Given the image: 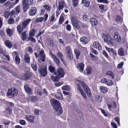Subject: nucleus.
Returning <instances> with one entry per match:
<instances>
[{
    "instance_id": "obj_1",
    "label": "nucleus",
    "mask_w": 128,
    "mask_h": 128,
    "mask_svg": "<svg viewBox=\"0 0 128 128\" xmlns=\"http://www.w3.org/2000/svg\"><path fill=\"white\" fill-rule=\"evenodd\" d=\"M31 21V19H26L17 26V30L19 34L21 33L24 29L27 26Z\"/></svg>"
},
{
    "instance_id": "obj_2",
    "label": "nucleus",
    "mask_w": 128,
    "mask_h": 128,
    "mask_svg": "<svg viewBox=\"0 0 128 128\" xmlns=\"http://www.w3.org/2000/svg\"><path fill=\"white\" fill-rule=\"evenodd\" d=\"M33 2V0H24L22 2L24 11L26 12L29 8V5Z\"/></svg>"
},
{
    "instance_id": "obj_3",
    "label": "nucleus",
    "mask_w": 128,
    "mask_h": 128,
    "mask_svg": "<svg viewBox=\"0 0 128 128\" xmlns=\"http://www.w3.org/2000/svg\"><path fill=\"white\" fill-rule=\"evenodd\" d=\"M38 71L43 76H46L47 74L46 66L44 65H42L38 69Z\"/></svg>"
},
{
    "instance_id": "obj_4",
    "label": "nucleus",
    "mask_w": 128,
    "mask_h": 128,
    "mask_svg": "<svg viewBox=\"0 0 128 128\" xmlns=\"http://www.w3.org/2000/svg\"><path fill=\"white\" fill-rule=\"evenodd\" d=\"M78 82H80V84L83 87L85 91L86 92L87 94L89 96H91L90 92L88 86L83 82L80 80H78Z\"/></svg>"
},
{
    "instance_id": "obj_5",
    "label": "nucleus",
    "mask_w": 128,
    "mask_h": 128,
    "mask_svg": "<svg viewBox=\"0 0 128 128\" xmlns=\"http://www.w3.org/2000/svg\"><path fill=\"white\" fill-rule=\"evenodd\" d=\"M50 102L54 109L61 106L60 103L57 100L52 98L50 100Z\"/></svg>"
},
{
    "instance_id": "obj_6",
    "label": "nucleus",
    "mask_w": 128,
    "mask_h": 128,
    "mask_svg": "<svg viewBox=\"0 0 128 128\" xmlns=\"http://www.w3.org/2000/svg\"><path fill=\"white\" fill-rule=\"evenodd\" d=\"M18 93L17 90L14 88H12L11 90L9 89L8 90L7 94L9 96H16L17 95Z\"/></svg>"
},
{
    "instance_id": "obj_7",
    "label": "nucleus",
    "mask_w": 128,
    "mask_h": 128,
    "mask_svg": "<svg viewBox=\"0 0 128 128\" xmlns=\"http://www.w3.org/2000/svg\"><path fill=\"white\" fill-rule=\"evenodd\" d=\"M57 72L58 78H61L64 76L65 74L62 68H58L57 69Z\"/></svg>"
},
{
    "instance_id": "obj_8",
    "label": "nucleus",
    "mask_w": 128,
    "mask_h": 128,
    "mask_svg": "<svg viewBox=\"0 0 128 128\" xmlns=\"http://www.w3.org/2000/svg\"><path fill=\"white\" fill-rule=\"evenodd\" d=\"M51 94L53 96H54L56 98L60 100L63 99V97L62 94L60 92H57L55 94Z\"/></svg>"
},
{
    "instance_id": "obj_9",
    "label": "nucleus",
    "mask_w": 128,
    "mask_h": 128,
    "mask_svg": "<svg viewBox=\"0 0 128 128\" xmlns=\"http://www.w3.org/2000/svg\"><path fill=\"white\" fill-rule=\"evenodd\" d=\"M37 10L36 7L31 8L29 12V14L30 16H32L35 15L36 13Z\"/></svg>"
},
{
    "instance_id": "obj_10",
    "label": "nucleus",
    "mask_w": 128,
    "mask_h": 128,
    "mask_svg": "<svg viewBox=\"0 0 128 128\" xmlns=\"http://www.w3.org/2000/svg\"><path fill=\"white\" fill-rule=\"evenodd\" d=\"M37 52L38 54L36 52H35L34 53L35 57L36 58H38L40 56L45 54L43 49L40 48L38 50Z\"/></svg>"
},
{
    "instance_id": "obj_11",
    "label": "nucleus",
    "mask_w": 128,
    "mask_h": 128,
    "mask_svg": "<svg viewBox=\"0 0 128 128\" xmlns=\"http://www.w3.org/2000/svg\"><path fill=\"white\" fill-rule=\"evenodd\" d=\"M51 57L53 59V61L58 66L60 64V61L57 57L54 55L51 54H50Z\"/></svg>"
},
{
    "instance_id": "obj_12",
    "label": "nucleus",
    "mask_w": 128,
    "mask_h": 128,
    "mask_svg": "<svg viewBox=\"0 0 128 128\" xmlns=\"http://www.w3.org/2000/svg\"><path fill=\"white\" fill-rule=\"evenodd\" d=\"M114 39L109 36L106 42L110 46H112L114 44Z\"/></svg>"
},
{
    "instance_id": "obj_13",
    "label": "nucleus",
    "mask_w": 128,
    "mask_h": 128,
    "mask_svg": "<svg viewBox=\"0 0 128 128\" xmlns=\"http://www.w3.org/2000/svg\"><path fill=\"white\" fill-rule=\"evenodd\" d=\"M55 110L54 112L56 114L58 115H60L62 112V109L61 106H60L58 108H56L54 109Z\"/></svg>"
},
{
    "instance_id": "obj_14",
    "label": "nucleus",
    "mask_w": 128,
    "mask_h": 128,
    "mask_svg": "<svg viewBox=\"0 0 128 128\" xmlns=\"http://www.w3.org/2000/svg\"><path fill=\"white\" fill-rule=\"evenodd\" d=\"M114 40L118 42H120L121 39L119 34L118 32H116L114 33Z\"/></svg>"
},
{
    "instance_id": "obj_15",
    "label": "nucleus",
    "mask_w": 128,
    "mask_h": 128,
    "mask_svg": "<svg viewBox=\"0 0 128 128\" xmlns=\"http://www.w3.org/2000/svg\"><path fill=\"white\" fill-rule=\"evenodd\" d=\"M24 89L26 92L28 94H30L32 93V90L28 86V85H25L24 86Z\"/></svg>"
},
{
    "instance_id": "obj_16",
    "label": "nucleus",
    "mask_w": 128,
    "mask_h": 128,
    "mask_svg": "<svg viewBox=\"0 0 128 128\" xmlns=\"http://www.w3.org/2000/svg\"><path fill=\"white\" fill-rule=\"evenodd\" d=\"M94 47L96 49H98L99 50H102V46L100 45L99 43L98 42H94L93 43Z\"/></svg>"
},
{
    "instance_id": "obj_17",
    "label": "nucleus",
    "mask_w": 128,
    "mask_h": 128,
    "mask_svg": "<svg viewBox=\"0 0 128 128\" xmlns=\"http://www.w3.org/2000/svg\"><path fill=\"white\" fill-rule=\"evenodd\" d=\"M91 24L93 26H95L98 24V22L97 20L94 18H91L90 20Z\"/></svg>"
},
{
    "instance_id": "obj_18",
    "label": "nucleus",
    "mask_w": 128,
    "mask_h": 128,
    "mask_svg": "<svg viewBox=\"0 0 128 128\" xmlns=\"http://www.w3.org/2000/svg\"><path fill=\"white\" fill-rule=\"evenodd\" d=\"M80 40L81 42H82L83 44H86L88 43L89 40L87 37L86 36H83L80 38Z\"/></svg>"
},
{
    "instance_id": "obj_19",
    "label": "nucleus",
    "mask_w": 128,
    "mask_h": 128,
    "mask_svg": "<svg viewBox=\"0 0 128 128\" xmlns=\"http://www.w3.org/2000/svg\"><path fill=\"white\" fill-rule=\"evenodd\" d=\"M65 3L64 1H62L58 3V10H60L62 9L65 5Z\"/></svg>"
},
{
    "instance_id": "obj_20",
    "label": "nucleus",
    "mask_w": 128,
    "mask_h": 128,
    "mask_svg": "<svg viewBox=\"0 0 128 128\" xmlns=\"http://www.w3.org/2000/svg\"><path fill=\"white\" fill-rule=\"evenodd\" d=\"M25 117L27 120L32 123H34L33 120L34 118V116L26 115L25 116Z\"/></svg>"
},
{
    "instance_id": "obj_21",
    "label": "nucleus",
    "mask_w": 128,
    "mask_h": 128,
    "mask_svg": "<svg viewBox=\"0 0 128 128\" xmlns=\"http://www.w3.org/2000/svg\"><path fill=\"white\" fill-rule=\"evenodd\" d=\"M4 43L5 45L9 48H11L12 45V42L8 40H5Z\"/></svg>"
},
{
    "instance_id": "obj_22",
    "label": "nucleus",
    "mask_w": 128,
    "mask_h": 128,
    "mask_svg": "<svg viewBox=\"0 0 128 128\" xmlns=\"http://www.w3.org/2000/svg\"><path fill=\"white\" fill-rule=\"evenodd\" d=\"M102 82L106 84L108 86H111L114 84V82L112 80H101Z\"/></svg>"
},
{
    "instance_id": "obj_23",
    "label": "nucleus",
    "mask_w": 128,
    "mask_h": 128,
    "mask_svg": "<svg viewBox=\"0 0 128 128\" xmlns=\"http://www.w3.org/2000/svg\"><path fill=\"white\" fill-rule=\"evenodd\" d=\"M57 55L60 58V60L64 64L65 62V61L63 59V57L64 56L60 52H58L57 54Z\"/></svg>"
},
{
    "instance_id": "obj_24",
    "label": "nucleus",
    "mask_w": 128,
    "mask_h": 128,
    "mask_svg": "<svg viewBox=\"0 0 128 128\" xmlns=\"http://www.w3.org/2000/svg\"><path fill=\"white\" fill-rule=\"evenodd\" d=\"M31 68L34 71H36L37 69V66L36 63L34 62V59H33V62L31 64Z\"/></svg>"
},
{
    "instance_id": "obj_25",
    "label": "nucleus",
    "mask_w": 128,
    "mask_h": 128,
    "mask_svg": "<svg viewBox=\"0 0 128 128\" xmlns=\"http://www.w3.org/2000/svg\"><path fill=\"white\" fill-rule=\"evenodd\" d=\"M100 92L103 93L105 94L108 92L107 88L104 86H100Z\"/></svg>"
},
{
    "instance_id": "obj_26",
    "label": "nucleus",
    "mask_w": 128,
    "mask_h": 128,
    "mask_svg": "<svg viewBox=\"0 0 128 128\" xmlns=\"http://www.w3.org/2000/svg\"><path fill=\"white\" fill-rule=\"evenodd\" d=\"M24 59L25 62L26 63H28L30 62V58L28 54H25L24 57Z\"/></svg>"
},
{
    "instance_id": "obj_27",
    "label": "nucleus",
    "mask_w": 128,
    "mask_h": 128,
    "mask_svg": "<svg viewBox=\"0 0 128 128\" xmlns=\"http://www.w3.org/2000/svg\"><path fill=\"white\" fill-rule=\"evenodd\" d=\"M80 84V82H79V84H77V86L76 88L77 90V92L81 93L83 92L84 91V90L81 87Z\"/></svg>"
},
{
    "instance_id": "obj_28",
    "label": "nucleus",
    "mask_w": 128,
    "mask_h": 128,
    "mask_svg": "<svg viewBox=\"0 0 128 128\" xmlns=\"http://www.w3.org/2000/svg\"><path fill=\"white\" fill-rule=\"evenodd\" d=\"M106 50L109 52H112L114 54L116 55V52L113 48H109L106 46H105Z\"/></svg>"
},
{
    "instance_id": "obj_29",
    "label": "nucleus",
    "mask_w": 128,
    "mask_h": 128,
    "mask_svg": "<svg viewBox=\"0 0 128 128\" xmlns=\"http://www.w3.org/2000/svg\"><path fill=\"white\" fill-rule=\"evenodd\" d=\"M45 56V54L40 56H39V58L38 59V62H40V60H41L42 62H44L46 59Z\"/></svg>"
},
{
    "instance_id": "obj_30",
    "label": "nucleus",
    "mask_w": 128,
    "mask_h": 128,
    "mask_svg": "<svg viewBox=\"0 0 128 128\" xmlns=\"http://www.w3.org/2000/svg\"><path fill=\"white\" fill-rule=\"evenodd\" d=\"M74 52L76 56V58L78 59L80 54V51L78 49H75L74 50Z\"/></svg>"
},
{
    "instance_id": "obj_31",
    "label": "nucleus",
    "mask_w": 128,
    "mask_h": 128,
    "mask_svg": "<svg viewBox=\"0 0 128 128\" xmlns=\"http://www.w3.org/2000/svg\"><path fill=\"white\" fill-rule=\"evenodd\" d=\"M102 98V97L101 96L99 95H97L95 96V100L97 102H98L101 101Z\"/></svg>"
},
{
    "instance_id": "obj_32",
    "label": "nucleus",
    "mask_w": 128,
    "mask_h": 128,
    "mask_svg": "<svg viewBox=\"0 0 128 128\" xmlns=\"http://www.w3.org/2000/svg\"><path fill=\"white\" fill-rule=\"evenodd\" d=\"M101 36L103 40V42H106L109 36H107L105 34H102Z\"/></svg>"
},
{
    "instance_id": "obj_33",
    "label": "nucleus",
    "mask_w": 128,
    "mask_h": 128,
    "mask_svg": "<svg viewBox=\"0 0 128 128\" xmlns=\"http://www.w3.org/2000/svg\"><path fill=\"white\" fill-rule=\"evenodd\" d=\"M66 55L68 58H70L71 61L73 59V55L71 52H66Z\"/></svg>"
},
{
    "instance_id": "obj_34",
    "label": "nucleus",
    "mask_w": 128,
    "mask_h": 128,
    "mask_svg": "<svg viewBox=\"0 0 128 128\" xmlns=\"http://www.w3.org/2000/svg\"><path fill=\"white\" fill-rule=\"evenodd\" d=\"M118 53L119 55L121 56H123L124 55V50L122 48H121L118 49Z\"/></svg>"
},
{
    "instance_id": "obj_35",
    "label": "nucleus",
    "mask_w": 128,
    "mask_h": 128,
    "mask_svg": "<svg viewBox=\"0 0 128 128\" xmlns=\"http://www.w3.org/2000/svg\"><path fill=\"white\" fill-rule=\"evenodd\" d=\"M84 64L81 62L78 64V66L77 67V68L78 69H80L82 71L84 70Z\"/></svg>"
},
{
    "instance_id": "obj_36",
    "label": "nucleus",
    "mask_w": 128,
    "mask_h": 128,
    "mask_svg": "<svg viewBox=\"0 0 128 128\" xmlns=\"http://www.w3.org/2000/svg\"><path fill=\"white\" fill-rule=\"evenodd\" d=\"M6 32L7 34L9 36H11L12 34V30L10 28H7L6 29Z\"/></svg>"
},
{
    "instance_id": "obj_37",
    "label": "nucleus",
    "mask_w": 128,
    "mask_h": 128,
    "mask_svg": "<svg viewBox=\"0 0 128 128\" xmlns=\"http://www.w3.org/2000/svg\"><path fill=\"white\" fill-rule=\"evenodd\" d=\"M62 90L69 91L70 90V86L68 85H66L62 87Z\"/></svg>"
},
{
    "instance_id": "obj_38",
    "label": "nucleus",
    "mask_w": 128,
    "mask_h": 128,
    "mask_svg": "<svg viewBox=\"0 0 128 128\" xmlns=\"http://www.w3.org/2000/svg\"><path fill=\"white\" fill-rule=\"evenodd\" d=\"M71 21L72 24L78 23L77 19L76 16H73L71 18Z\"/></svg>"
},
{
    "instance_id": "obj_39",
    "label": "nucleus",
    "mask_w": 128,
    "mask_h": 128,
    "mask_svg": "<svg viewBox=\"0 0 128 128\" xmlns=\"http://www.w3.org/2000/svg\"><path fill=\"white\" fill-rule=\"evenodd\" d=\"M48 70L50 72L52 73L54 71L55 68L54 67L51 65H50L48 66Z\"/></svg>"
},
{
    "instance_id": "obj_40",
    "label": "nucleus",
    "mask_w": 128,
    "mask_h": 128,
    "mask_svg": "<svg viewBox=\"0 0 128 128\" xmlns=\"http://www.w3.org/2000/svg\"><path fill=\"white\" fill-rule=\"evenodd\" d=\"M44 8L48 11H50L51 9V7L50 6L44 5L43 6Z\"/></svg>"
},
{
    "instance_id": "obj_41",
    "label": "nucleus",
    "mask_w": 128,
    "mask_h": 128,
    "mask_svg": "<svg viewBox=\"0 0 128 128\" xmlns=\"http://www.w3.org/2000/svg\"><path fill=\"white\" fill-rule=\"evenodd\" d=\"M14 22V20L12 18H9L8 20V23L10 24H13Z\"/></svg>"
},
{
    "instance_id": "obj_42",
    "label": "nucleus",
    "mask_w": 128,
    "mask_h": 128,
    "mask_svg": "<svg viewBox=\"0 0 128 128\" xmlns=\"http://www.w3.org/2000/svg\"><path fill=\"white\" fill-rule=\"evenodd\" d=\"M35 31L34 29L31 30L29 33L30 37H32L34 36L35 33Z\"/></svg>"
},
{
    "instance_id": "obj_43",
    "label": "nucleus",
    "mask_w": 128,
    "mask_h": 128,
    "mask_svg": "<svg viewBox=\"0 0 128 128\" xmlns=\"http://www.w3.org/2000/svg\"><path fill=\"white\" fill-rule=\"evenodd\" d=\"M86 71L87 74H90L91 71V68L90 67H88L86 68Z\"/></svg>"
},
{
    "instance_id": "obj_44",
    "label": "nucleus",
    "mask_w": 128,
    "mask_h": 128,
    "mask_svg": "<svg viewBox=\"0 0 128 128\" xmlns=\"http://www.w3.org/2000/svg\"><path fill=\"white\" fill-rule=\"evenodd\" d=\"M15 12L16 13H19L20 12V6H18L15 8Z\"/></svg>"
},
{
    "instance_id": "obj_45",
    "label": "nucleus",
    "mask_w": 128,
    "mask_h": 128,
    "mask_svg": "<svg viewBox=\"0 0 128 128\" xmlns=\"http://www.w3.org/2000/svg\"><path fill=\"white\" fill-rule=\"evenodd\" d=\"M26 32H24L22 34V36H21L22 39L23 40H24L26 39Z\"/></svg>"
},
{
    "instance_id": "obj_46",
    "label": "nucleus",
    "mask_w": 128,
    "mask_h": 128,
    "mask_svg": "<svg viewBox=\"0 0 128 128\" xmlns=\"http://www.w3.org/2000/svg\"><path fill=\"white\" fill-rule=\"evenodd\" d=\"M106 74L111 76L113 78H114V75L113 74L112 72L111 71H108L106 73Z\"/></svg>"
},
{
    "instance_id": "obj_47",
    "label": "nucleus",
    "mask_w": 128,
    "mask_h": 128,
    "mask_svg": "<svg viewBox=\"0 0 128 128\" xmlns=\"http://www.w3.org/2000/svg\"><path fill=\"white\" fill-rule=\"evenodd\" d=\"M0 67L4 69L8 72H10V70L6 67V66L4 65H2L0 66Z\"/></svg>"
},
{
    "instance_id": "obj_48",
    "label": "nucleus",
    "mask_w": 128,
    "mask_h": 128,
    "mask_svg": "<svg viewBox=\"0 0 128 128\" xmlns=\"http://www.w3.org/2000/svg\"><path fill=\"white\" fill-rule=\"evenodd\" d=\"M9 72L11 74H12L16 78H18L19 77V76L18 74H17L16 73L12 70H10V72Z\"/></svg>"
},
{
    "instance_id": "obj_49",
    "label": "nucleus",
    "mask_w": 128,
    "mask_h": 128,
    "mask_svg": "<svg viewBox=\"0 0 128 128\" xmlns=\"http://www.w3.org/2000/svg\"><path fill=\"white\" fill-rule=\"evenodd\" d=\"M44 20V18L40 17L36 18V22H40Z\"/></svg>"
},
{
    "instance_id": "obj_50",
    "label": "nucleus",
    "mask_w": 128,
    "mask_h": 128,
    "mask_svg": "<svg viewBox=\"0 0 128 128\" xmlns=\"http://www.w3.org/2000/svg\"><path fill=\"white\" fill-rule=\"evenodd\" d=\"M48 44L50 46H52L53 45V41L51 39H49L48 40Z\"/></svg>"
},
{
    "instance_id": "obj_51",
    "label": "nucleus",
    "mask_w": 128,
    "mask_h": 128,
    "mask_svg": "<svg viewBox=\"0 0 128 128\" xmlns=\"http://www.w3.org/2000/svg\"><path fill=\"white\" fill-rule=\"evenodd\" d=\"M20 58L18 56H16L15 58V60L16 64H18L20 63Z\"/></svg>"
},
{
    "instance_id": "obj_52",
    "label": "nucleus",
    "mask_w": 128,
    "mask_h": 128,
    "mask_svg": "<svg viewBox=\"0 0 128 128\" xmlns=\"http://www.w3.org/2000/svg\"><path fill=\"white\" fill-rule=\"evenodd\" d=\"M115 20L116 22L121 21L122 20V18L118 15L116 16Z\"/></svg>"
},
{
    "instance_id": "obj_53",
    "label": "nucleus",
    "mask_w": 128,
    "mask_h": 128,
    "mask_svg": "<svg viewBox=\"0 0 128 128\" xmlns=\"http://www.w3.org/2000/svg\"><path fill=\"white\" fill-rule=\"evenodd\" d=\"M97 1L98 2H103L106 4H108V3L107 0H97Z\"/></svg>"
},
{
    "instance_id": "obj_54",
    "label": "nucleus",
    "mask_w": 128,
    "mask_h": 128,
    "mask_svg": "<svg viewBox=\"0 0 128 128\" xmlns=\"http://www.w3.org/2000/svg\"><path fill=\"white\" fill-rule=\"evenodd\" d=\"M4 17L6 18H8L10 15V14H9L8 12H4Z\"/></svg>"
},
{
    "instance_id": "obj_55",
    "label": "nucleus",
    "mask_w": 128,
    "mask_h": 128,
    "mask_svg": "<svg viewBox=\"0 0 128 128\" xmlns=\"http://www.w3.org/2000/svg\"><path fill=\"white\" fill-rule=\"evenodd\" d=\"M73 3V6H76L78 4V2L77 0H72Z\"/></svg>"
},
{
    "instance_id": "obj_56",
    "label": "nucleus",
    "mask_w": 128,
    "mask_h": 128,
    "mask_svg": "<svg viewBox=\"0 0 128 128\" xmlns=\"http://www.w3.org/2000/svg\"><path fill=\"white\" fill-rule=\"evenodd\" d=\"M64 20L63 17L61 16L59 20V22L60 24H61L62 23Z\"/></svg>"
},
{
    "instance_id": "obj_57",
    "label": "nucleus",
    "mask_w": 128,
    "mask_h": 128,
    "mask_svg": "<svg viewBox=\"0 0 128 128\" xmlns=\"http://www.w3.org/2000/svg\"><path fill=\"white\" fill-rule=\"evenodd\" d=\"M51 77L52 80H58L59 78H58V76H51Z\"/></svg>"
},
{
    "instance_id": "obj_58",
    "label": "nucleus",
    "mask_w": 128,
    "mask_h": 128,
    "mask_svg": "<svg viewBox=\"0 0 128 128\" xmlns=\"http://www.w3.org/2000/svg\"><path fill=\"white\" fill-rule=\"evenodd\" d=\"M102 54L106 58H108V56L106 52L104 50H103L102 52Z\"/></svg>"
},
{
    "instance_id": "obj_59",
    "label": "nucleus",
    "mask_w": 128,
    "mask_h": 128,
    "mask_svg": "<svg viewBox=\"0 0 128 128\" xmlns=\"http://www.w3.org/2000/svg\"><path fill=\"white\" fill-rule=\"evenodd\" d=\"M40 111L37 109H36L34 111V113L35 114L39 115Z\"/></svg>"
},
{
    "instance_id": "obj_60",
    "label": "nucleus",
    "mask_w": 128,
    "mask_h": 128,
    "mask_svg": "<svg viewBox=\"0 0 128 128\" xmlns=\"http://www.w3.org/2000/svg\"><path fill=\"white\" fill-rule=\"evenodd\" d=\"M30 40L31 42H32L34 43H35L36 42V40L35 39L33 38L32 37H30L28 39V40Z\"/></svg>"
},
{
    "instance_id": "obj_61",
    "label": "nucleus",
    "mask_w": 128,
    "mask_h": 128,
    "mask_svg": "<svg viewBox=\"0 0 128 128\" xmlns=\"http://www.w3.org/2000/svg\"><path fill=\"white\" fill-rule=\"evenodd\" d=\"M90 2L86 0L84 4V5L85 6L88 7L90 5Z\"/></svg>"
},
{
    "instance_id": "obj_62",
    "label": "nucleus",
    "mask_w": 128,
    "mask_h": 128,
    "mask_svg": "<svg viewBox=\"0 0 128 128\" xmlns=\"http://www.w3.org/2000/svg\"><path fill=\"white\" fill-rule=\"evenodd\" d=\"M118 123V125H120V119L118 117H116L115 118V120H114Z\"/></svg>"
},
{
    "instance_id": "obj_63",
    "label": "nucleus",
    "mask_w": 128,
    "mask_h": 128,
    "mask_svg": "<svg viewBox=\"0 0 128 128\" xmlns=\"http://www.w3.org/2000/svg\"><path fill=\"white\" fill-rule=\"evenodd\" d=\"M81 94L82 96L85 99H86L87 96L86 94L84 93V91L81 93Z\"/></svg>"
},
{
    "instance_id": "obj_64",
    "label": "nucleus",
    "mask_w": 128,
    "mask_h": 128,
    "mask_svg": "<svg viewBox=\"0 0 128 128\" xmlns=\"http://www.w3.org/2000/svg\"><path fill=\"white\" fill-rule=\"evenodd\" d=\"M124 62H121L120 63L118 64V68H122V66L123 65Z\"/></svg>"
}]
</instances>
